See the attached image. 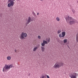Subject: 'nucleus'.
Returning a JSON list of instances; mask_svg holds the SVG:
<instances>
[{"instance_id": "obj_17", "label": "nucleus", "mask_w": 78, "mask_h": 78, "mask_svg": "<svg viewBox=\"0 0 78 78\" xmlns=\"http://www.w3.org/2000/svg\"><path fill=\"white\" fill-rule=\"evenodd\" d=\"M63 42L64 43H66L67 42V39H65L63 40Z\"/></svg>"}, {"instance_id": "obj_12", "label": "nucleus", "mask_w": 78, "mask_h": 78, "mask_svg": "<svg viewBox=\"0 0 78 78\" xmlns=\"http://www.w3.org/2000/svg\"><path fill=\"white\" fill-rule=\"evenodd\" d=\"M40 78H47V77L44 75L42 74L40 77Z\"/></svg>"}, {"instance_id": "obj_7", "label": "nucleus", "mask_w": 78, "mask_h": 78, "mask_svg": "<svg viewBox=\"0 0 78 78\" xmlns=\"http://www.w3.org/2000/svg\"><path fill=\"white\" fill-rule=\"evenodd\" d=\"M27 22L26 23V25L29 24V23H30V22H33V19H31V18L30 17V16H29L27 18Z\"/></svg>"}, {"instance_id": "obj_21", "label": "nucleus", "mask_w": 78, "mask_h": 78, "mask_svg": "<svg viewBox=\"0 0 78 78\" xmlns=\"http://www.w3.org/2000/svg\"><path fill=\"white\" fill-rule=\"evenodd\" d=\"M47 78H50V77H49V76H48V75H47Z\"/></svg>"}, {"instance_id": "obj_10", "label": "nucleus", "mask_w": 78, "mask_h": 78, "mask_svg": "<svg viewBox=\"0 0 78 78\" xmlns=\"http://www.w3.org/2000/svg\"><path fill=\"white\" fill-rule=\"evenodd\" d=\"M40 47V45H38V46H37V47H36L34 48V49H33V51H36V50L38 48H39Z\"/></svg>"}, {"instance_id": "obj_20", "label": "nucleus", "mask_w": 78, "mask_h": 78, "mask_svg": "<svg viewBox=\"0 0 78 78\" xmlns=\"http://www.w3.org/2000/svg\"><path fill=\"white\" fill-rule=\"evenodd\" d=\"M38 38L39 39H41V36H40L39 35L38 36Z\"/></svg>"}, {"instance_id": "obj_11", "label": "nucleus", "mask_w": 78, "mask_h": 78, "mask_svg": "<svg viewBox=\"0 0 78 78\" xmlns=\"http://www.w3.org/2000/svg\"><path fill=\"white\" fill-rule=\"evenodd\" d=\"M75 23V20H73V21H70L69 22V23L70 25H72V24H73V23Z\"/></svg>"}, {"instance_id": "obj_4", "label": "nucleus", "mask_w": 78, "mask_h": 78, "mask_svg": "<svg viewBox=\"0 0 78 78\" xmlns=\"http://www.w3.org/2000/svg\"><path fill=\"white\" fill-rule=\"evenodd\" d=\"M50 38H48L46 39V41H45V40H43V43H41V45L42 47H44L45 46V44H47L48 43L50 42Z\"/></svg>"}, {"instance_id": "obj_6", "label": "nucleus", "mask_w": 78, "mask_h": 78, "mask_svg": "<svg viewBox=\"0 0 78 78\" xmlns=\"http://www.w3.org/2000/svg\"><path fill=\"white\" fill-rule=\"evenodd\" d=\"M78 74L74 72L69 75V76L71 78H76L77 76H78Z\"/></svg>"}, {"instance_id": "obj_13", "label": "nucleus", "mask_w": 78, "mask_h": 78, "mask_svg": "<svg viewBox=\"0 0 78 78\" xmlns=\"http://www.w3.org/2000/svg\"><path fill=\"white\" fill-rule=\"evenodd\" d=\"M7 59L9 61L10 60V59H11V57L10 56H8L7 57Z\"/></svg>"}, {"instance_id": "obj_14", "label": "nucleus", "mask_w": 78, "mask_h": 78, "mask_svg": "<svg viewBox=\"0 0 78 78\" xmlns=\"http://www.w3.org/2000/svg\"><path fill=\"white\" fill-rule=\"evenodd\" d=\"M56 20L57 21H58V22H59L60 21V18L59 17H57L56 18Z\"/></svg>"}, {"instance_id": "obj_19", "label": "nucleus", "mask_w": 78, "mask_h": 78, "mask_svg": "<svg viewBox=\"0 0 78 78\" xmlns=\"http://www.w3.org/2000/svg\"><path fill=\"white\" fill-rule=\"evenodd\" d=\"M72 11L73 14H75V13L76 11L75 10H72Z\"/></svg>"}, {"instance_id": "obj_8", "label": "nucleus", "mask_w": 78, "mask_h": 78, "mask_svg": "<svg viewBox=\"0 0 78 78\" xmlns=\"http://www.w3.org/2000/svg\"><path fill=\"white\" fill-rule=\"evenodd\" d=\"M66 36V32H62V34H60L59 35V37H64Z\"/></svg>"}, {"instance_id": "obj_3", "label": "nucleus", "mask_w": 78, "mask_h": 78, "mask_svg": "<svg viewBox=\"0 0 78 78\" xmlns=\"http://www.w3.org/2000/svg\"><path fill=\"white\" fill-rule=\"evenodd\" d=\"M27 37V34L24 32H22L20 36V38L21 40L25 39Z\"/></svg>"}, {"instance_id": "obj_18", "label": "nucleus", "mask_w": 78, "mask_h": 78, "mask_svg": "<svg viewBox=\"0 0 78 78\" xmlns=\"http://www.w3.org/2000/svg\"><path fill=\"white\" fill-rule=\"evenodd\" d=\"M32 14L34 16H36V14H35V13H34V11H33L32 12Z\"/></svg>"}, {"instance_id": "obj_9", "label": "nucleus", "mask_w": 78, "mask_h": 78, "mask_svg": "<svg viewBox=\"0 0 78 78\" xmlns=\"http://www.w3.org/2000/svg\"><path fill=\"white\" fill-rule=\"evenodd\" d=\"M65 19L66 21L68 22L69 20H72V18L71 17H70L69 16H67L65 17Z\"/></svg>"}, {"instance_id": "obj_15", "label": "nucleus", "mask_w": 78, "mask_h": 78, "mask_svg": "<svg viewBox=\"0 0 78 78\" xmlns=\"http://www.w3.org/2000/svg\"><path fill=\"white\" fill-rule=\"evenodd\" d=\"M41 51H42L43 52L45 50V48L43 47H41Z\"/></svg>"}, {"instance_id": "obj_1", "label": "nucleus", "mask_w": 78, "mask_h": 78, "mask_svg": "<svg viewBox=\"0 0 78 78\" xmlns=\"http://www.w3.org/2000/svg\"><path fill=\"white\" fill-rule=\"evenodd\" d=\"M13 67L12 65H5L3 67L2 69V72H7L11 68H12Z\"/></svg>"}, {"instance_id": "obj_22", "label": "nucleus", "mask_w": 78, "mask_h": 78, "mask_svg": "<svg viewBox=\"0 0 78 78\" xmlns=\"http://www.w3.org/2000/svg\"><path fill=\"white\" fill-rule=\"evenodd\" d=\"M39 13L37 12V15H39Z\"/></svg>"}, {"instance_id": "obj_16", "label": "nucleus", "mask_w": 78, "mask_h": 78, "mask_svg": "<svg viewBox=\"0 0 78 78\" xmlns=\"http://www.w3.org/2000/svg\"><path fill=\"white\" fill-rule=\"evenodd\" d=\"M60 33H61V30H58L57 31V34H59Z\"/></svg>"}, {"instance_id": "obj_2", "label": "nucleus", "mask_w": 78, "mask_h": 78, "mask_svg": "<svg viewBox=\"0 0 78 78\" xmlns=\"http://www.w3.org/2000/svg\"><path fill=\"white\" fill-rule=\"evenodd\" d=\"M64 65V63L63 62H60L59 63L58 62H57L53 67L54 69H59L61 66H63Z\"/></svg>"}, {"instance_id": "obj_25", "label": "nucleus", "mask_w": 78, "mask_h": 78, "mask_svg": "<svg viewBox=\"0 0 78 78\" xmlns=\"http://www.w3.org/2000/svg\"><path fill=\"white\" fill-rule=\"evenodd\" d=\"M41 2H42V1H43V0H40Z\"/></svg>"}, {"instance_id": "obj_23", "label": "nucleus", "mask_w": 78, "mask_h": 78, "mask_svg": "<svg viewBox=\"0 0 78 78\" xmlns=\"http://www.w3.org/2000/svg\"><path fill=\"white\" fill-rule=\"evenodd\" d=\"M15 52H16V53L17 52L16 51H17V50H16V49H15Z\"/></svg>"}, {"instance_id": "obj_5", "label": "nucleus", "mask_w": 78, "mask_h": 78, "mask_svg": "<svg viewBox=\"0 0 78 78\" xmlns=\"http://www.w3.org/2000/svg\"><path fill=\"white\" fill-rule=\"evenodd\" d=\"M14 1H16V0H9L8 2H10V3L8 4L7 6L9 8L11 6H13L14 5Z\"/></svg>"}, {"instance_id": "obj_24", "label": "nucleus", "mask_w": 78, "mask_h": 78, "mask_svg": "<svg viewBox=\"0 0 78 78\" xmlns=\"http://www.w3.org/2000/svg\"><path fill=\"white\" fill-rule=\"evenodd\" d=\"M30 76V74H28V76Z\"/></svg>"}]
</instances>
